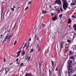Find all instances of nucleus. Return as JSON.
Instances as JSON below:
<instances>
[{
	"label": "nucleus",
	"mask_w": 76,
	"mask_h": 76,
	"mask_svg": "<svg viewBox=\"0 0 76 76\" xmlns=\"http://www.w3.org/2000/svg\"><path fill=\"white\" fill-rule=\"evenodd\" d=\"M72 22V20L70 19V18H69L68 19V23H70Z\"/></svg>",
	"instance_id": "13"
},
{
	"label": "nucleus",
	"mask_w": 76,
	"mask_h": 76,
	"mask_svg": "<svg viewBox=\"0 0 76 76\" xmlns=\"http://www.w3.org/2000/svg\"><path fill=\"white\" fill-rule=\"evenodd\" d=\"M16 43H17V41H15L14 44V45H16Z\"/></svg>",
	"instance_id": "34"
},
{
	"label": "nucleus",
	"mask_w": 76,
	"mask_h": 76,
	"mask_svg": "<svg viewBox=\"0 0 76 76\" xmlns=\"http://www.w3.org/2000/svg\"><path fill=\"white\" fill-rule=\"evenodd\" d=\"M58 67H59V66H58V67H57V68H56V71H57V70H58Z\"/></svg>",
	"instance_id": "41"
},
{
	"label": "nucleus",
	"mask_w": 76,
	"mask_h": 76,
	"mask_svg": "<svg viewBox=\"0 0 76 76\" xmlns=\"http://www.w3.org/2000/svg\"><path fill=\"white\" fill-rule=\"evenodd\" d=\"M31 59V56L28 57V60H29Z\"/></svg>",
	"instance_id": "40"
},
{
	"label": "nucleus",
	"mask_w": 76,
	"mask_h": 76,
	"mask_svg": "<svg viewBox=\"0 0 76 76\" xmlns=\"http://www.w3.org/2000/svg\"><path fill=\"white\" fill-rule=\"evenodd\" d=\"M17 64H19V62H17Z\"/></svg>",
	"instance_id": "57"
},
{
	"label": "nucleus",
	"mask_w": 76,
	"mask_h": 76,
	"mask_svg": "<svg viewBox=\"0 0 76 76\" xmlns=\"http://www.w3.org/2000/svg\"><path fill=\"white\" fill-rule=\"evenodd\" d=\"M71 5H75V4L73 3H71Z\"/></svg>",
	"instance_id": "47"
},
{
	"label": "nucleus",
	"mask_w": 76,
	"mask_h": 76,
	"mask_svg": "<svg viewBox=\"0 0 76 76\" xmlns=\"http://www.w3.org/2000/svg\"><path fill=\"white\" fill-rule=\"evenodd\" d=\"M5 70L6 71V74H7V73L9 72V69L7 68H6L5 69Z\"/></svg>",
	"instance_id": "8"
},
{
	"label": "nucleus",
	"mask_w": 76,
	"mask_h": 76,
	"mask_svg": "<svg viewBox=\"0 0 76 76\" xmlns=\"http://www.w3.org/2000/svg\"><path fill=\"white\" fill-rule=\"evenodd\" d=\"M31 1H29L28 3V4H31Z\"/></svg>",
	"instance_id": "44"
},
{
	"label": "nucleus",
	"mask_w": 76,
	"mask_h": 76,
	"mask_svg": "<svg viewBox=\"0 0 76 76\" xmlns=\"http://www.w3.org/2000/svg\"><path fill=\"white\" fill-rule=\"evenodd\" d=\"M9 35H7L5 37V38H6L7 39H9L10 38H9Z\"/></svg>",
	"instance_id": "23"
},
{
	"label": "nucleus",
	"mask_w": 76,
	"mask_h": 76,
	"mask_svg": "<svg viewBox=\"0 0 76 76\" xmlns=\"http://www.w3.org/2000/svg\"><path fill=\"white\" fill-rule=\"evenodd\" d=\"M73 28L76 30V24H74L73 25Z\"/></svg>",
	"instance_id": "17"
},
{
	"label": "nucleus",
	"mask_w": 76,
	"mask_h": 76,
	"mask_svg": "<svg viewBox=\"0 0 76 76\" xmlns=\"http://www.w3.org/2000/svg\"><path fill=\"white\" fill-rule=\"evenodd\" d=\"M33 51H34V49H31V53H32V52H33Z\"/></svg>",
	"instance_id": "31"
},
{
	"label": "nucleus",
	"mask_w": 76,
	"mask_h": 76,
	"mask_svg": "<svg viewBox=\"0 0 76 76\" xmlns=\"http://www.w3.org/2000/svg\"><path fill=\"white\" fill-rule=\"evenodd\" d=\"M52 58H54V56L52 55Z\"/></svg>",
	"instance_id": "56"
},
{
	"label": "nucleus",
	"mask_w": 76,
	"mask_h": 76,
	"mask_svg": "<svg viewBox=\"0 0 76 76\" xmlns=\"http://www.w3.org/2000/svg\"><path fill=\"white\" fill-rule=\"evenodd\" d=\"M11 37H12V35H10L9 36V38L10 39Z\"/></svg>",
	"instance_id": "39"
},
{
	"label": "nucleus",
	"mask_w": 76,
	"mask_h": 76,
	"mask_svg": "<svg viewBox=\"0 0 76 76\" xmlns=\"http://www.w3.org/2000/svg\"><path fill=\"white\" fill-rule=\"evenodd\" d=\"M19 50H20V48H19Z\"/></svg>",
	"instance_id": "62"
},
{
	"label": "nucleus",
	"mask_w": 76,
	"mask_h": 76,
	"mask_svg": "<svg viewBox=\"0 0 76 76\" xmlns=\"http://www.w3.org/2000/svg\"><path fill=\"white\" fill-rule=\"evenodd\" d=\"M12 64H13V63H11L10 64V65H12Z\"/></svg>",
	"instance_id": "54"
},
{
	"label": "nucleus",
	"mask_w": 76,
	"mask_h": 76,
	"mask_svg": "<svg viewBox=\"0 0 76 76\" xmlns=\"http://www.w3.org/2000/svg\"><path fill=\"white\" fill-rule=\"evenodd\" d=\"M62 70V68H61L59 69V76H61V74L62 73V71L61 70Z\"/></svg>",
	"instance_id": "6"
},
{
	"label": "nucleus",
	"mask_w": 76,
	"mask_h": 76,
	"mask_svg": "<svg viewBox=\"0 0 76 76\" xmlns=\"http://www.w3.org/2000/svg\"><path fill=\"white\" fill-rule=\"evenodd\" d=\"M51 63H52V66H54V61H53L52 60L51 61Z\"/></svg>",
	"instance_id": "19"
},
{
	"label": "nucleus",
	"mask_w": 76,
	"mask_h": 76,
	"mask_svg": "<svg viewBox=\"0 0 76 76\" xmlns=\"http://www.w3.org/2000/svg\"><path fill=\"white\" fill-rule=\"evenodd\" d=\"M61 1L60 0H56L55 1V3H56V4H59L60 5V4H62L61 3Z\"/></svg>",
	"instance_id": "1"
},
{
	"label": "nucleus",
	"mask_w": 76,
	"mask_h": 76,
	"mask_svg": "<svg viewBox=\"0 0 76 76\" xmlns=\"http://www.w3.org/2000/svg\"><path fill=\"white\" fill-rule=\"evenodd\" d=\"M49 75H50V73H51L50 71V69H49Z\"/></svg>",
	"instance_id": "49"
},
{
	"label": "nucleus",
	"mask_w": 76,
	"mask_h": 76,
	"mask_svg": "<svg viewBox=\"0 0 76 76\" xmlns=\"http://www.w3.org/2000/svg\"><path fill=\"white\" fill-rule=\"evenodd\" d=\"M54 9H58L59 8L58 7V6H54Z\"/></svg>",
	"instance_id": "20"
},
{
	"label": "nucleus",
	"mask_w": 76,
	"mask_h": 76,
	"mask_svg": "<svg viewBox=\"0 0 76 76\" xmlns=\"http://www.w3.org/2000/svg\"><path fill=\"white\" fill-rule=\"evenodd\" d=\"M47 11H45V10H42V14H45V13H47Z\"/></svg>",
	"instance_id": "14"
},
{
	"label": "nucleus",
	"mask_w": 76,
	"mask_h": 76,
	"mask_svg": "<svg viewBox=\"0 0 76 76\" xmlns=\"http://www.w3.org/2000/svg\"><path fill=\"white\" fill-rule=\"evenodd\" d=\"M2 41H1L0 42H2Z\"/></svg>",
	"instance_id": "63"
},
{
	"label": "nucleus",
	"mask_w": 76,
	"mask_h": 76,
	"mask_svg": "<svg viewBox=\"0 0 76 76\" xmlns=\"http://www.w3.org/2000/svg\"><path fill=\"white\" fill-rule=\"evenodd\" d=\"M13 8H16V6H13Z\"/></svg>",
	"instance_id": "50"
},
{
	"label": "nucleus",
	"mask_w": 76,
	"mask_h": 76,
	"mask_svg": "<svg viewBox=\"0 0 76 76\" xmlns=\"http://www.w3.org/2000/svg\"><path fill=\"white\" fill-rule=\"evenodd\" d=\"M72 18H76V17H75V16L74 15H72Z\"/></svg>",
	"instance_id": "35"
},
{
	"label": "nucleus",
	"mask_w": 76,
	"mask_h": 76,
	"mask_svg": "<svg viewBox=\"0 0 76 76\" xmlns=\"http://www.w3.org/2000/svg\"><path fill=\"white\" fill-rule=\"evenodd\" d=\"M65 73L66 74H67V71H65Z\"/></svg>",
	"instance_id": "46"
},
{
	"label": "nucleus",
	"mask_w": 76,
	"mask_h": 76,
	"mask_svg": "<svg viewBox=\"0 0 76 76\" xmlns=\"http://www.w3.org/2000/svg\"><path fill=\"white\" fill-rule=\"evenodd\" d=\"M28 55H26V60H28Z\"/></svg>",
	"instance_id": "18"
},
{
	"label": "nucleus",
	"mask_w": 76,
	"mask_h": 76,
	"mask_svg": "<svg viewBox=\"0 0 76 76\" xmlns=\"http://www.w3.org/2000/svg\"><path fill=\"white\" fill-rule=\"evenodd\" d=\"M19 8H20V7H18V9H19Z\"/></svg>",
	"instance_id": "58"
},
{
	"label": "nucleus",
	"mask_w": 76,
	"mask_h": 76,
	"mask_svg": "<svg viewBox=\"0 0 76 76\" xmlns=\"http://www.w3.org/2000/svg\"><path fill=\"white\" fill-rule=\"evenodd\" d=\"M2 36H3V35L2 34H1L0 36V39H1L2 38Z\"/></svg>",
	"instance_id": "42"
},
{
	"label": "nucleus",
	"mask_w": 76,
	"mask_h": 76,
	"mask_svg": "<svg viewBox=\"0 0 76 76\" xmlns=\"http://www.w3.org/2000/svg\"><path fill=\"white\" fill-rule=\"evenodd\" d=\"M51 16H54V13H51Z\"/></svg>",
	"instance_id": "43"
},
{
	"label": "nucleus",
	"mask_w": 76,
	"mask_h": 76,
	"mask_svg": "<svg viewBox=\"0 0 76 76\" xmlns=\"http://www.w3.org/2000/svg\"><path fill=\"white\" fill-rule=\"evenodd\" d=\"M37 40H38V38H37Z\"/></svg>",
	"instance_id": "59"
},
{
	"label": "nucleus",
	"mask_w": 76,
	"mask_h": 76,
	"mask_svg": "<svg viewBox=\"0 0 76 76\" xmlns=\"http://www.w3.org/2000/svg\"><path fill=\"white\" fill-rule=\"evenodd\" d=\"M74 53V52H73L70 51L69 52V56H72Z\"/></svg>",
	"instance_id": "5"
},
{
	"label": "nucleus",
	"mask_w": 76,
	"mask_h": 76,
	"mask_svg": "<svg viewBox=\"0 0 76 76\" xmlns=\"http://www.w3.org/2000/svg\"><path fill=\"white\" fill-rule=\"evenodd\" d=\"M42 27H45V25L44 24H42Z\"/></svg>",
	"instance_id": "33"
},
{
	"label": "nucleus",
	"mask_w": 76,
	"mask_h": 76,
	"mask_svg": "<svg viewBox=\"0 0 76 76\" xmlns=\"http://www.w3.org/2000/svg\"><path fill=\"white\" fill-rule=\"evenodd\" d=\"M23 44L21 46V47H20V50L18 51L17 52L18 55H17V57H19V55H20V52H21V48H22V47H23Z\"/></svg>",
	"instance_id": "2"
},
{
	"label": "nucleus",
	"mask_w": 76,
	"mask_h": 76,
	"mask_svg": "<svg viewBox=\"0 0 76 76\" xmlns=\"http://www.w3.org/2000/svg\"><path fill=\"white\" fill-rule=\"evenodd\" d=\"M37 46H38V45H39V44H37Z\"/></svg>",
	"instance_id": "60"
},
{
	"label": "nucleus",
	"mask_w": 76,
	"mask_h": 76,
	"mask_svg": "<svg viewBox=\"0 0 76 76\" xmlns=\"http://www.w3.org/2000/svg\"><path fill=\"white\" fill-rule=\"evenodd\" d=\"M62 16L63 15H62V14H61L59 15V17L60 18H62Z\"/></svg>",
	"instance_id": "27"
},
{
	"label": "nucleus",
	"mask_w": 76,
	"mask_h": 76,
	"mask_svg": "<svg viewBox=\"0 0 76 76\" xmlns=\"http://www.w3.org/2000/svg\"><path fill=\"white\" fill-rule=\"evenodd\" d=\"M28 46H27L26 49V50H27V49H28V47H29V42H28Z\"/></svg>",
	"instance_id": "22"
},
{
	"label": "nucleus",
	"mask_w": 76,
	"mask_h": 76,
	"mask_svg": "<svg viewBox=\"0 0 76 76\" xmlns=\"http://www.w3.org/2000/svg\"><path fill=\"white\" fill-rule=\"evenodd\" d=\"M74 37H75V34L74 35Z\"/></svg>",
	"instance_id": "61"
},
{
	"label": "nucleus",
	"mask_w": 76,
	"mask_h": 76,
	"mask_svg": "<svg viewBox=\"0 0 76 76\" xmlns=\"http://www.w3.org/2000/svg\"><path fill=\"white\" fill-rule=\"evenodd\" d=\"M49 7H50V8H51V6L50 5H49Z\"/></svg>",
	"instance_id": "51"
},
{
	"label": "nucleus",
	"mask_w": 76,
	"mask_h": 76,
	"mask_svg": "<svg viewBox=\"0 0 76 76\" xmlns=\"http://www.w3.org/2000/svg\"><path fill=\"white\" fill-rule=\"evenodd\" d=\"M60 9L61 12H63V8H60Z\"/></svg>",
	"instance_id": "25"
},
{
	"label": "nucleus",
	"mask_w": 76,
	"mask_h": 76,
	"mask_svg": "<svg viewBox=\"0 0 76 76\" xmlns=\"http://www.w3.org/2000/svg\"><path fill=\"white\" fill-rule=\"evenodd\" d=\"M28 9V6H27L26 8L25 9V11H26V10H27Z\"/></svg>",
	"instance_id": "32"
},
{
	"label": "nucleus",
	"mask_w": 76,
	"mask_h": 76,
	"mask_svg": "<svg viewBox=\"0 0 76 76\" xmlns=\"http://www.w3.org/2000/svg\"><path fill=\"white\" fill-rule=\"evenodd\" d=\"M69 59H72V60L73 61L75 60V57L74 56H72L69 58Z\"/></svg>",
	"instance_id": "11"
},
{
	"label": "nucleus",
	"mask_w": 76,
	"mask_h": 76,
	"mask_svg": "<svg viewBox=\"0 0 76 76\" xmlns=\"http://www.w3.org/2000/svg\"><path fill=\"white\" fill-rule=\"evenodd\" d=\"M52 20H53V21H55L56 20H57V19H58V18H57V15H55L54 17H53L52 18Z\"/></svg>",
	"instance_id": "3"
},
{
	"label": "nucleus",
	"mask_w": 76,
	"mask_h": 76,
	"mask_svg": "<svg viewBox=\"0 0 76 76\" xmlns=\"http://www.w3.org/2000/svg\"><path fill=\"white\" fill-rule=\"evenodd\" d=\"M68 69L69 70L68 71H72V67H71L70 66H69L68 67Z\"/></svg>",
	"instance_id": "7"
},
{
	"label": "nucleus",
	"mask_w": 76,
	"mask_h": 76,
	"mask_svg": "<svg viewBox=\"0 0 76 76\" xmlns=\"http://www.w3.org/2000/svg\"><path fill=\"white\" fill-rule=\"evenodd\" d=\"M67 42H69V43L71 42H72V40H69V39H68L67 40Z\"/></svg>",
	"instance_id": "24"
},
{
	"label": "nucleus",
	"mask_w": 76,
	"mask_h": 76,
	"mask_svg": "<svg viewBox=\"0 0 76 76\" xmlns=\"http://www.w3.org/2000/svg\"><path fill=\"white\" fill-rule=\"evenodd\" d=\"M34 37H35V38H37V34H35Z\"/></svg>",
	"instance_id": "38"
},
{
	"label": "nucleus",
	"mask_w": 76,
	"mask_h": 76,
	"mask_svg": "<svg viewBox=\"0 0 76 76\" xmlns=\"http://www.w3.org/2000/svg\"><path fill=\"white\" fill-rule=\"evenodd\" d=\"M24 64L23 63H21V64H20V66H22Z\"/></svg>",
	"instance_id": "36"
},
{
	"label": "nucleus",
	"mask_w": 76,
	"mask_h": 76,
	"mask_svg": "<svg viewBox=\"0 0 76 76\" xmlns=\"http://www.w3.org/2000/svg\"><path fill=\"white\" fill-rule=\"evenodd\" d=\"M4 62H5L6 61V59L4 58Z\"/></svg>",
	"instance_id": "52"
},
{
	"label": "nucleus",
	"mask_w": 76,
	"mask_h": 76,
	"mask_svg": "<svg viewBox=\"0 0 76 76\" xmlns=\"http://www.w3.org/2000/svg\"><path fill=\"white\" fill-rule=\"evenodd\" d=\"M29 41H31V38H30L29 39Z\"/></svg>",
	"instance_id": "53"
},
{
	"label": "nucleus",
	"mask_w": 76,
	"mask_h": 76,
	"mask_svg": "<svg viewBox=\"0 0 76 76\" xmlns=\"http://www.w3.org/2000/svg\"><path fill=\"white\" fill-rule=\"evenodd\" d=\"M38 51L39 53H40V52H41V48L39 47V48Z\"/></svg>",
	"instance_id": "21"
},
{
	"label": "nucleus",
	"mask_w": 76,
	"mask_h": 76,
	"mask_svg": "<svg viewBox=\"0 0 76 76\" xmlns=\"http://www.w3.org/2000/svg\"><path fill=\"white\" fill-rule=\"evenodd\" d=\"M72 61L71 60H69L68 62V64L69 66L71 65V64H72Z\"/></svg>",
	"instance_id": "9"
},
{
	"label": "nucleus",
	"mask_w": 76,
	"mask_h": 76,
	"mask_svg": "<svg viewBox=\"0 0 76 76\" xmlns=\"http://www.w3.org/2000/svg\"><path fill=\"white\" fill-rule=\"evenodd\" d=\"M26 45H27V44H26V43H25V45H24V46L23 47V48H24H24L25 47H26Z\"/></svg>",
	"instance_id": "30"
},
{
	"label": "nucleus",
	"mask_w": 76,
	"mask_h": 76,
	"mask_svg": "<svg viewBox=\"0 0 76 76\" xmlns=\"http://www.w3.org/2000/svg\"><path fill=\"white\" fill-rule=\"evenodd\" d=\"M21 55L22 56H24L25 54V51L24 50H23L21 52Z\"/></svg>",
	"instance_id": "10"
},
{
	"label": "nucleus",
	"mask_w": 76,
	"mask_h": 76,
	"mask_svg": "<svg viewBox=\"0 0 76 76\" xmlns=\"http://www.w3.org/2000/svg\"><path fill=\"white\" fill-rule=\"evenodd\" d=\"M73 73V72L72 71H68V75L69 76H71Z\"/></svg>",
	"instance_id": "4"
},
{
	"label": "nucleus",
	"mask_w": 76,
	"mask_h": 76,
	"mask_svg": "<svg viewBox=\"0 0 76 76\" xmlns=\"http://www.w3.org/2000/svg\"><path fill=\"white\" fill-rule=\"evenodd\" d=\"M64 43V41H63L61 42V48H63V46Z\"/></svg>",
	"instance_id": "12"
},
{
	"label": "nucleus",
	"mask_w": 76,
	"mask_h": 76,
	"mask_svg": "<svg viewBox=\"0 0 76 76\" xmlns=\"http://www.w3.org/2000/svg\"><path fill=\"white\" fill-rule=\"evenodd\" d=\"M68 49H69V47H65V50H68Z\"/></svg>",
	"instance_id": "29"
},
{
	"label": "nucleus",
	"mask_w": 76,
	"mask_h": 76,
	"mask_svg": "<svg viewBox=\"0 0 76 76\" xmlns=\"http://www.w3.org/2000/svg\"><path fill=\"white\" fill-rule=\"evenodd\" d=\"M3 9L1 10V19H2V18L3 17Z\"/></svg>",
	"instance_id": "15"
},
{
	"label": "nucleus",
	"mask_w": 76,
	"mask_h": 76,
	"mask_svg": "<svg viewBox=\"0 0 76 76\" xmlns=\"http://www.w3.org/2000/svg\"><path fill=\"white\" fill-rule=\"evenodd\" d=\"M58 11L59 13H60V10L58 9L57 10Z\"/></svg>",
	"instance_id": "48"
},
{
	"label": "nucleus",
	"mask_w": 76,
	"mask_h": 76,
	"mask_svg": "<svg viewBox=\"0 0 76 76\" xmlns=\"http://www.w3.org/2000/svg\"><path fill=\"white\" fill-rule=\"evenodd\" d=\"M7 27H8V28H9V25H8Z\"/></svg>",
	"instance_id": "64"
},
{
	"label": "nucleus",
	"mask_w": 76,
	"mask_h": 76,
	"mask_svg": "<svg viewBox=\"0 0 76 76\" xmlns=\"http://www.w3.org/2000/svg\"><path fill=\"white\" fill-rule=\"evenodd\" d=\"M7 40V39H6V37H5L3 41V42H2V43H4V42H5V41H6Z\"/></svg>",
	"instance_id": "16"
},
{
	"label": "nucleus",
	"mask_w": 76,
	"mask_h": 76,
	"mask_svg": "<svg viewBox=\"0 0 76 76\" xmlns=\"http://www.w3.org/2000/svg\"><path fill=\"white\" fill-rule=\"evenodd\" d=\"M11 9V10H12V11H14V10H15V9H14V8H12Z\"/></svg>",
	"instance_id": "37"
},
{
	"label": "nucleus",
	"mask_w": 76,
	"mask_h": 76,
	"mask_svg": "<svg viewBox=\"0 0 76 76\" xmlns=\"http://www.w3.org/2000/svg\"><path fill=\"white\" fill-rule=\"evenodd\" d=\"M16 23L15 24L14 26L12 28V30H14V29H15V26H16Z\"/></svg>",
	"instance_id": "26"
},
{
	"label": "nucleus",
	"mask_w": 76,
	"mask_h": 76,
	"mask_svg": "<svg viewBox=\"0 0 76 76\" xmlns=\"http://www.w3.org/2000/svg\"><path fill=\"white\" fill-rule=\"evenodd\" d=\"M72 76H76V74H75L74 75H73Z\"/></svg>",
	"instance_id": "55"
},
{
	"label": "nucleus",
	"mask_w": 76,
	"mask_h": 76,
	"mask_svg": "<svg viewBox=\"0 0 76 76\" xmlns=\"http://www.w3.org/2000/svg\"><path fill=\"white\" fill-rule=\"evenodd\" d=\"M41 64H42V61H40V62H39V66H41Z\"/></svg>",
	"instance_id": "28"
},
{
	"label": "nucleus",
	"mask_w": 76,
	"mask_h": 76,
	"mask_svg": "<svg viewBox=\"0 0 76 76\" xmlns=\"http://www.w3.org/2000/svg\"><path fill=\"white\" fill-rule=\"evenodd\" d=\"M19 61V58H17L16 59V61Z\"/></svg>",
	"instance_id": "45"
}]
</instances>
